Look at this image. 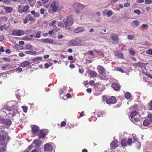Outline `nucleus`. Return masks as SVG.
<instances>
[{"mask_svg":"<svg viewBox=\"0 0 152 152\" xmlns=\"http://www.w3.org/2000/svg\"><path fill=\"white\" fill-rule=\"evenodd\" d=\"M38 135L40 138H44L45 136V134L42 130H40L38 132Z\"/></svg>","mask_w":152,"mask_h":152,"instance_id":"16","label":"nucleus"},{"mask_svg":"<svg viewBox=\"0 0 152 152\" xmlns=\"http://www.w3.org/2000/svg\"><path fill=\"white\" fill-rule=\"evenodd\" d=\"M131 108L134 109V110H133V111L131 113L130 115L131 118L132 119H133L137 114V112L136 111L137 110V105H134Z\"/></svg>","mask_w":152,"mask_h":152,"instance_id":"4","label":"nucleus"},{"mask_svg":"<svg viewBox=\"0 0 152 152\" xmlns=\"http://www.w3.org/2000/svg\"><path fill=\"white\" fill-rule=\"evenodd\" d=\"M88 73L92 77H95L97 76V73L96 72L91 70H89Z\"/></svg>","mask_w":152,"mask_h":152,"instance_id":"9","label":"nucleus"},{"mask_svg":"<svg viewBox=\"0 0 152 152\" xmlns=\"http://www.w3.org/2000/svg\"><path fill=\"white\" fill-rule=\"evenodd\" d=\"M81 42L80 40L72 39L69 42V44L72 46H75L79 44Z\"/></svg>","mask_w":152,"mask_h":152,"instance_id":"7","label":"nucleus"},{"mask_svg":"<svg viewBox=\"0 0 152 152\" xmlns=\"http://www.w3.org/2000/svg\"><path fill=\"white\" fill-rule=\"evenodd\" d=\"M42 58L41 57H38L32 58V61L34 62H38L41 61L42 59Z\"/></svg>","mask_w":152,"mask_h":152,"instance_id":"22","label":"nucleus"},{"mask_svg":"<svg viewBox=\"0 0 152 152\" xmlns=\"http://www.w3.org/2000/svg\"><path fill=\"white\" fill-rule=\"evenodd\" d=\"M74 23V20L72 16H69L66 19V20L64 22L65 24V28L66 29H68L69 26L72 25Z\"/></svg>","mask_w":152,"mask_h":152,"instance_id":"1","label":"nucleus"},{"mask_svg":"<svg viewBox=\"0 0 152 152\" xmlns=\"http://www.w3.org/2000/svg\"><path fill=\"white\" fill-rule=\"evenodd\" d=\"M32 144L34 145V146L36 147H39L40 146V143L39 141L37 140H34Z\"/></svg>","mask_w":152,"mask_h":152,"instance_id":"19","label":"nucleus"},{"mask_svg":"<svg viewBox=\"0 0 152 152\" xmlns=\"http://www.w3.org/2000/svg\"><path fill=\"white\" fill-rule=\"evenodd\" d=\"M112 14V12L111 11H109L107 13V15L108 17H110Z\"/></svg>","mask_w":152,"mask_h":152,"instance_id":"43","label":"nucleus"},{"mask_svg":"<svg viewBox=\"0 0 152 152\" xmlns=\"http://www.w3.org/2000/svg\"><path fill=\"white\" fill-rule=\"evenodd\" d=\"M4 109H5L6 110H7L8 111H10L12 110L11 107L7 106H4Z\"/></svg>","mask_w":152,"mask_h":152,"instance_id":"34","label":"nucleus"},{"mask_svg":"<svg viewBox=\"0 0 152 152\" xmlns=\"http://www.w3.org/2000/svg\"><path fill=\"white\" fill-rule=\"evenodd\" d=\"M44 151H48V143L46 144L44 147Z\"/></svg>","mask_w":152,"mask_h":152,"instance_id":"44","label":"nucleus"},{"mask_svg":"<svg viewBox=\"0 0 152 152\" xmlns=\"http://www.w3.org/2000/svg\"><path fill=\"white\" fill-rule=\"evenodd\" d=\"M79 3H76L75 4H73V7L75 9H78V5L77 4H79Z\"/></svg>","mask_w":152,"mask_h":152,"instance_id":"41","label":"nucleus"},{"mask_svg":"<svg viewBox=\"0 0 152 152\" xmlns=\"http://www.w3.org/2000/svg\"><path fill=\"white\" fill-rule=\"evenodd\" d=\"M94 83L95 81L93 80H91V81H90L89 83V84L91 86L94 85Z\"/></svg>","mask_w":152,"mask_h":152,"instance_id":"59","label":"nucleus"},{"mask_svg":"<svg viewBox=\"0 0 152 152\" xmlns=\"http://www.w3.org/2000/svg\"><path fill=\"white\" fill-rule=\"evenodd\" d=\"M30 64V63L28 61H24L21 63L20 66L22 67H26Z\"/></svg>","mask_w":152,"mask_h":152,"instance_id":"14","label":"nucleus"},{"mask_svg":"<svg viewBox=\"0 0 152 152\" xmlns=\"http://www.w3.org/2000/svg\"><path fill=\"white\" fill-rule=\"evenodd\" d=\"M53 150L52 146L51 145L48 144V152H52Z\"/></svg>","mask_w":152,"mask_h":152,"instance_id":"29","label":"nucleus"},{"mask_svg":"<svg viewBox=\"0 0 152 152\" xmlns=\"http://www.w3.org/2000/svg\"><path fill=\"white\" fill-rule=\"evenodd\" d=\"M29 5L26 6L23 8V11L24 12H26L29 9Z\"/></svg>","mask_w":152,"mask_h":152,"instance_id":"27","label":"nucleus"},{"mask_svg":"<svg viewBox=\"0 0 152 152\" xmlns=\"http://www.w3.org/2000/svg\"><path fill=\"white\" fill-rule=\"evenodd\" d=\"M134 37V36L132 35H129L128 36V39H132Z\"/></svg>","mask_w":152,"mask_h":152,"instance_id":"52","label":"nucleus"},{"mask_svg":"<svg viewBox=\"0 0 152 152\" xmlns=\"http://www.w3.org/2000/svg\"><path fill=\"white\" fill-rule=\"evenodd\" d=\"M21 8L20 6H19L18 7V11L19 13H22L23 12H24L23 11V10H22L20 9Z\"/></svg>","mask_w":152,"mask_h":152,"instance_id":"51","label":"nucleus"},{"mask_svg":"<svg viewBox=\"0 0 152 152\" xmlns=\"http://www.w3.org/2000/svg\"><path fill=\"white\" fill-rule=\"evenodd\" d=\"M110 146L112 148H115L118 146V142L115 140L112 141L110 144Z\"/></svg>","mask_w":152,"mask_h":152,"instance_id":"12","label":"nucleus"},{"mask_svg":"<svg viewBox=\"0 0 152 152\" xmlns=\"http://www.w3.org/2000/svg\"><path fill=\"white\" fill-rule=\"evenodd\" d=\"M151 0H145V2L146 4H150L151 3Z\"/></svg>","mask_w":152,"mask_h":152,"instance_id":"58","label":"nucleus"},{"mask_svg":"<svg viewBox=\"0 0 152 152\" xmlns=\"http://www.w3.org/2000/svg\"><path fill=\"white\" fill-rule=\"evenodd\" d=\"M3 140H7V141H8L10 140L11 137H10L8 136L7 134H6V135H3ZM1 140H2V139H1Z\"/></svg>","mask_w":152,"mask_h":152,"instance_id":"24","label":"nucleus"},{"mask_svg":"<svg viewBox=\"0 0 152 152\" xmlns=\"http://www.w3.org/2000/svg\"><path fill=\"white\" fill-rule=\"evenodd\" d=\"M27 0H19V2L22 4H24L26 2Z\"/></svg>","mask_w":152,"mask_h":152,"instance_id":"54","label":"nucleus"},{"mask_svg":"<svg viewBox=\"0 0 152 152\" xmlns=\"http://www.w3.org/2000/svg\"><path fill=\"white\" fill-rule=\"evenodd\" d=\"M148 26V25L147 24H143L142 26L141 27L142 28H145L147 27Z\"/></svg>","mask_w":152,"mask_h":152,"instance_id":"64","label":"nucleus"},{"mask_svg":"<svg viewBox=\"0 0 152 152\" xmlns=\"http://www.w3.org/2000/svg\"><path fill=\"white\" fill-rule=\"evenodd\" d=\"M134 66H138L140 67H143L145 65V63L142 62H139L136 63H134L133 64Z\"/></svg>","mask_w":152,"mask_h":152,"instance_id":"18","label":"nucleus"},{"mask_svg":"<svg viewBox=\"0 0 152 152\" xmlns=\"http://www.w3.org/2000/svg\"><path fill=\"white\" fill-rule=\"evenodd\" d=\"M25 48L26 49L30 50L32 48V46L28 44L25 46Z\"/></svg>","mask_w":152,"mask_h":152,"instance_id":"36","label":"nucleus"},{"mask_svg":"<svg viewBox=\"0 0 152 152\" xmlns=\"http://www.w3.org/2000/svg\"><path fill=\"white\" fill-rule=\"evenodd\" d=\"M27 17L29 18V20L30 21H35V19H34V18L33 17H32L31 16V15L30 14H28L27 15Z\"/></svg>","mask_w":152,"mask_h":152,"instance_id":"26","label":"nucleus"},{"mask_svg":"<svg viewBox=\"0 0 152 152\" xmlns=\"http://www.w3.org/2000/svg\"><path fill=\"white\" fill-rule=\"evenodd\" d=\"M135 26L137 27L139 24V22L137 20H134L132 22Z\"/></svg>","mask_w":152,"mask_h":152,"instance_id":"28","label":"nucleus"},{"mask_svg":"<svg viewBox=\"0 0 152 152\" xmlns=\"http://www.w3.org/2000/svg\"><path fill=\"white\" fill-rule=\"evenodd\" d=\"M58 26L60 27H63L64 26V24L61 22H59Z\"/></svg>","mask_w":152,"mask_h":152,"instance_id":"49","label":"nucleus"},{"mask_svg":"<svg viewBox=\"0 0 152 152\" xmlns=\"http://www.w3.org/2000/svg\"><path fill=\"white\" fill-rule=\"evenodd\" d=\"M6 151V147H4L2 148H0V152H4Z\"/></svg>","mask_w":152,"mask_h":152,"instance_id":"42","label":"nucleus"},{"mask_svg":"<svg viewBox=\"0 0 152 152\" xmlns=\"http://www.w3.org/2000/svg\"><path fill=\"white\" fill-rule=\"evenodd\" d=\"M56 20H53L52 21H51V22H50L49 23V25L50 26H53L56 23Z\"/></svg>","mask_w":152,"mask_h":152,"instance_id":"38","label":"nucleus"},{"mask_svg":"<svg viewBox=\"0 0 152 152\" xmlns=\"http://www.w3.org/2000/svg\"><path fill=\"white\" fill-rule=\"evenodd\" d=\"M7 25L4 24L3 25L0 26V30L1 31H3L6 27Z\"/></svg>","mask_w":152,"mask_h":152,"instance_id":"31","label":"nucleus"},{"mask_svg":"<svg viewBox=\"0 0 152 152\" xmlns=\"http://www.w3.org/2000/svg\"><path fill=\"white\" fill-rule=\"evenodd\" d=\"M130 5V3H126L124 4V6L125 7H127L129 6Z\"/></svg>","mask_w":152,"mask_h":152,"instance_id":"61","label":"nucleus"},{"mask_svg":"<svg viewBox=\"0 0 152 152\" xmlns=\"http://www.w3.org/2000/svg\"><path fill=\"white\" fill-rule=\"evenodd\" d=\"M28 18L27 17V16L26 17V18L23 20V23H24L25 24L27 23V21L28 20Z\"/></svg>","mask_w":152,"mask_h":152,"instance_id":"56","label":"nucleus"},{"mask_svg":"<svg viewBox=\"0 0 152 152\" xmlns=\"http://www.w3.org/2000/svg\"><path fill=\"white\" fill-rule=\"evenodd\" d=\"M31 38H29L28 36H26L23 38V39L30 40L31 39Z\"/></svg>","mask_w":152,"mask_h":152,"instance_id":"57","label":"nucleus"},{"mask_svg":"<svg viewBox=\"0 0 152 152\" xmlns=\"http://www.w3.org/2000/svg\"><path fill=\"white\" fill-rule=\"evenodd\" d=\"M4 9L7 13H11L13 11V8L9 7H4Z\"/></svg>","mask_w":152,"mask_h":152,"instance_id":"13","label":"nucleus"},{"mask_svg":"<svg viewBox=\"0 0 152 152\" xmlns=\"http://www.w3.org/2000/svg\"><path fill=\"white\" fill-rule=\"evenodd\" d=\"M22 69L20 67H18L15 69V70L18 72H20L22 71Z\"/></svg>","mask_w":152,"mask_h":152,"instance_id":"47","label":"nucleus"},{"mask_svg":"<svg viewBox=\"0 0 152 152\" xmlns=\"http://www.w3.org/2000/svg\"><path fill=\"white\" fill-rule=\"evenodd\" d=\"M17 31L16 30H13L12 32L11 35L15 36H17Z\"/></svg>","mask_w":152,"mask_h":152,"instance_id":"53","label":"nucleus"},{"mask_svg":"<svg viewBox=\"0 0 152 152\" xmlns=\"http://www.w3.org/2000/svg\"><path fill=\"white\" fill-rule=\"evenodd\" d=\"M146 53L152 55V49H149L146 51Z\"/></svg>","mask_w":152,"mask_h":152,"instance_id":"40","label":"nucleus"},{"mask_svg":"<svg viewBox=\"0 0 152 152\" xmlns=\"http://www.w3.org/2000/svg\"><path fill=\"white\" fill-rule=\"evenodd\" d=\"M143 124L144 126H147L150 125V122L148 119H146L144 121Z\"/></svg>","mask_w":152,"mask_h":152,"instance_id":"20","label":"nucleus"},{"mask_svg":"<svg viewBox=\"0 0 152 152\" xmlns=\"http://www.w3.org/2000/svg\"><path fill=\"white\" fill-rule=\"evenodd\" d=\"M125 97L127 99H129L131 97L130 94L128 92H126L125 94Z\"/></svg>","mask_w":152,"mask_h":152,"instance_id":"32","label":"nucleus"},{"mask_svg":"<svg viewBox=\"0 0 152 152\" xmlns=\"http://www.w3.org/2000/svg\"><path fill=\"white\" fill-rule=\"evenodd\" d=\"M39 127L37 126L33 125L32 126V131L34 134L37 133L39 130Z\"/></svg>","mask_w":152,"mask_h":152,"instance_id":"11","label":"nucleus"},{"mask_svg":"<svg viewBox=\"0 0 152 152\" xmlns=\"http://www.w3.org/2000/svg\"><path fill=\"white\" fill-rule=\"evenodd\" d=\"M40 37V32H39L36 34L35 37L37 38H39Z\"/></svg>","mask_w":152,"mask_h":152,"instance_id":"48","label":"nucleus"},{"mask_svg":"<svg viewBox=\"0 0 152 152\" xmlns=\"http://www.w3.org/2000/svg\"><path fill=\"white\" fill-rule=\"evenodd\" d=\"M22 108L24 112L26 113L27 112V108L26 106H22Z\"/></svg>","mask_w":152,"mask_h":152,"instance_id":"45","label":"nucleus"},{"mask_svg":"<svg viewBox=\"0 0 152 152\" xmlns=\"http://www.w3.org/2000/svg\"><path fill=\"white\" fill-rule=\"evenodd\" d=\"M116 102V97L115 96H112L110 98L106 100V102L108 104L110 103L114 104Z\"/></svg>","mask_w":152,"mask_h":152,"instance_id":"6","label":"nucleus"},{"mask_svg":"<svg viewBox=\"0 0 152 152\" xmlns=\"http://www.w3.org/2000/svg\"><path fill=\"white\" fill-rule=\"evenodd\" d=\"M112 87L115 91L118 90L120 88V87L118 85L115 83H113L112 85Z\"/></svg>","mask_w":152,"mask_h":152,"instance_id":"15","label":"nucleus"},{"mask_svg":"<svg viewBox=\"0 0 152 152\" xmlns=\"http://www.w3.org/2000/svg\"><path fill=\"white\" fill-rule=\"evenodd\" d=\"M45 10L44 9H42L40 10V13L41 14H43L44 13Z\"/></svg>","mask_w":152,"mask_h":152,"instance_id":"63","label":"nucleus"},{"mask_svg":"<svg viewBox=\"0 0 152 152\" xmlns=\"http://www.w3.org/2000/svg\"><path fill=\"white\" fill-rule=\"evenodd\" d=\"M1 121L4 124L8 125H10L11 124V121L10 119H2L1 120Z\"/></svg>","mask_w":152,"mask_h":152,"instance_id":"10","label":"nucleus"},{"mask_svg":"<svg viewBox=\"0 0 152 152\" xmlns=\"http://www.w3.org/2000/svg\"><path fill=\"white\" fill-rule=\"evenodd\" d=\"M59 3L57 1H53L51 4L50 7L53 12H56L57 11L59 7Z\"/></svg>","mask_w":152,"mask_h":152,"instance_id":"2","label":"nucleus"},{"mask_svg":"<svg viewBox=\"0 0 152 152\" xmlns=\"http://www.w3.org/2000/svg\"><path fill=\"white\" fill-rule=\"evenodd\" d=\"M68 59L70 61H72L73 60V56H68Z\"/></svg>","mask_w":152,"mask_h":152,"instance_id":"62","label":"nucleus"},{"mask_svg":"<svg viewBox=\"0 0 152 152\" xmlns=\"http://www.w3.org/2000/svg\"><path fill=\"white\" fill-rule=\"evenodd\" d=\"M121 144L123 146H126L127 145V141L125 139H123L121 141Z\"/></svg>","mask_w":152,"mask_h":152,"instance_id":"25","label":"nucleus"},{"mask_svg":"<svg viewBox=\"0 0 152 152\" xmlns=\"http://www.w3.org/2000/svg\"><path fill=\"white\" fill-rule=\"evenodd\" d=\"M115 56L119 58L122 59L124 57V55L120 51H117L115 53Z\"/></svg>","mask_w":152,"mask_h":152,"instance_id":"17","label":"nucleus"},{"mask_svg":"<svg viewBox=\"0 0 152 152\" xmlns=\"http://www.w3.org/2000/svg\"><path fill=\"white\" fill-rule=\"evenodd\" d=\"M54 42V40L53 39H48V43L53 44Z\"/></svg>","mask_w":152,"mask_h":152,"instance_id":"55","label":"nucleus"},{"mask_svg":"<svg viewBox=\"0 0 152 152\" xmlns=\"http://www.w3.org/2000/svg\"><path fill=\"white\" fill-rule=\"evenodd\" d=\"M77 4L78 5V7L77 10H82L84 8V6L81 4Z\"/></svg>","mask_w":152,"mask_h":152,"instance_id":"30","label":"nucleus"},{"mask_svg":"<svg viewBox=\"0 0 152 152\" xmlns=\"http://www.w3.org/2000/svg\"><path fill=\"white\" fill-rule=\"evenodd\" d=\"M97 69L99 74L102 75H104L106 74V70L102 66H98L97 67Z\"/></svg>","mask_w":152,"mask_h":152,"instance_id":"3","label":"nucleus"},{"mask_svg":"<svg viewBox=\"0 0 152 152\" xmlns=\"http://www.w3.org/2000/svg\"><path fill=\"white\" fill-rule=\"evenodd\" d=\"M127 143L128 144L131 145L132 143V140L131 138H129L128 139L127 141Z\"/></svg>","mask_w":152,"mask_h":152,"instance_id":"39","label":"nucleus"},{"mask_svg":"<svg viewBox=\"0 0 152 152\" xmlns=\"http://www.w3.org/2000/svg\"><path fill=\"white\" fill-rule=\"evenodd\" d=\"M140 118L138 117L134 118L133 119H132V121L133 122H137L140 121Z\"/></svg>","mask_w":152,"mask_h":152,"instance_id":"37","label":"nucleus"},{"mask_svg":"<svg viewBox=\"0 0 152 152\" xmlns=\"http://www.w3.org/2000/svg\"><path fill=\"white\" fill-rule=\"evenodd\" d=\"M24 32L22 30H19L17 31V36H20L24 35Z\"/></svg>","mask_w":152,"mask_h":152,"instance_id":"21","label":"nucleus"},{"mask_svg":"<svg viewBox=\"0 0 152 152\" xmlns=\"http://www.w3.org/2000/svg\"><path fill=\"white\" fill-rule=\"evenodd\" d=\"M2 59L4 61L7 62H10V60L9 59L6 58H3Z\"/></svg>","mask_w":152,"mask_h":152,"instance_id":"50","label":"nucleus"},{"mask_svg":"<svg viewBox=\"0 0 152 152\" xmlns=\"http://www.w3.org/2000/svg\"><path fill=\"white\" fill-rule=\"evenodd\" d=\"M15 48L16 49L20 50L23 47L20 45H15Z\"/></svg>","mask_w":152,"mask_h":152,"instance_id":"33","label":"nucleus"},{"mask_svg":"<svg viewBox=\"0 0 152 152\" xmlns=\"http://www.w3.org/2000/svg\"><path fill=\"white\" fill-rule=\"evenodd\" d=\"M24 53L28 54L34 55H35L36 53V51L33 50H30L28 51H26L24 52Z\"/></svg>","mask_w":152,"mask_h":152,"instance_id":"23","label":"nucleus"},{"mask_svg":"<svg viewBox=\"0 0 152 152\" xmlns=\"http://www.w3.org/2000/svg\"><path fill=\"white\" fill-rule=\"evenodd\" d=\"M111 39L113 40L114 42H117L119 40V37L118 34L115 33H112L110 36Z\"/></svg>","mask_w":152,"mask_h":152,"instance_id":"5","label":"nucleus"},{"mask_svg":"<svg viewBox=\"0 0 152 152\" xmlns=\"http://www.w3.org/2000/svg\"><path fill=\"white\" fill-rule=\"evenodd\" d=\"M129 52L130 54L132 55H134L135 54V52L132 50H130Z\"/></svg>","mask_w":152,"mask_h":152,"instance_id":"46","label":"nucleus"},{"mask_svg":"<svg viewBox=\"0 0 152 152\" xmlns=\"http://www.w3.org/2000/svg\"><path fill=\"white\" fill-rule=\"evenodd\" d=\"M66 124V123L64 121H63L61 123V127L64 126Z\"/></svg>","mask_w":152,"mask_h":152,"instance_id":"60","label":"nucleus"},{"mask_svg":"<svg viewBox=\"0 0 152 152\" xmlns=\"http://www.w3.org/2000/svg\"><path fill=\"white\" fill-rule=\"evenodd\" d=\"M134 12L138 15H140L141 13V11L139 10H134Z\"/></svg>","mask_w":152,"mask_h":152,"instance_id":"35","label":"nucleus"},{"mask_svg":"<svg viewBox=\"0 0 152 152\" xmlns=\"http://www.w3.org/2000/svg\"><path fill=\"white\" fill-rule=\"evenodd\" d=\"M85 30V27H78L75 29L74 32L75 33L82 32Z\"/></svg>","mask_w":152,"mask_h":152,"instance_id":"8","label":"nucleus"}]
</instances>
